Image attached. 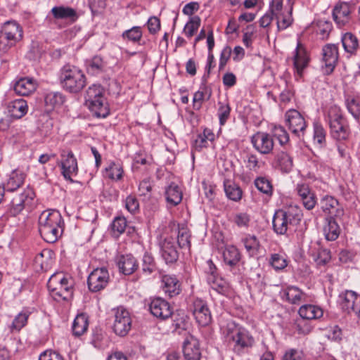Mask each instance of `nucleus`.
<instances>
[{"label": "nucleus", "instance_id": "nucleus-1", "mask_svg": "<svg viewBox=\"0 0 360 360\" xmlns=\"http://www.w3.org/2000/svg\"><path fill=\"white\" fill-rule=\"evenodd\" d=\"M223 334L231 350L237 355H241L252 348L255 338L245 328L229 322L222 329Z\"/></svg>", "mask_w": 360, "mask_h": 360}, {"label": "nucleus", "instance_id": "nucleus-2", "mask_svg": "<svg viewBox=\"0 0 360 360\" xmlns=\"http://www.w3.org/2000/svg\"><path fill=\"white\" fill-rule=\"evenodd\" d=\"M39 231L47 243L56 242L64 231V221L60 213L56 210L43 211L38 219Z\"/></svg>", "mask_w": 360, "mask_h": 360}, {"label": "nucleus", "instance_id": "nucleus-3", "mask_svg": "<svg viewBox=\"0 0 360 360\" xmlns=\"http://www.w3.org/2000/svg\"><path fill=\"white\" fill-rule=\"evenodd\" d=\"M302 216L300 207L297 205L276 210L272 219L274 231L278 235H284L288 231L295 230Z\"/></svg>", "mask_w": 360, "mask_h": 360}, {"label": "nucleus", "instance_id": "nucleus-4", "mask_svg": "<svg viewBox=\"0 0 360 360\" xmlns=\"http://www.w3.org/2000/svg\"><path fill=\"white\" fill-rule=\"evenodd\" d=\"M85 104L96 117L105 118L110 113L108 104L104 97V90L100 84H93L88 88Z\"/></svg>", "mask_w": 360, "mask_h": 360}, {"label": "nucleus", "instance_id": "nucleus-5", "mask_svg": "<svg viewBox=\"0 0 360 360\" xmlns=\"http://www.w3.org/2000/svg\"><path fill=\"white\" fill-rule=\"evenodd\" d=\"M328 118L332 137L338 141L347 140L350 129L341 109L335 105H331L328 110Z\"/></svg>", "mask_w": 360, "mask_h": 360}, {"label": "nucleus", "instance_id": "nucleus-6", "mask_svg": "<svg viewBox=\"0 0 360 360\" xmlns=\"http://www.w3.org/2000/svg\"><path fill=\"white\" fill-rule=\"evenodd\" d=\"M23 36L22 27L15 21L4 23L0 32V49L6 51L20 41Z\"/></svg>", "mask_w": 360, "mask_h": 360}, {"label": "nucleus", "instance_id": "nucleus-7", "mask_svg": "<svg viewBox=\"0 0 360 360\" xmlns=\"http://www.w3.org/2000/svg\"><path fill=\"white\" fill-rule=\"evenodd\" d=\"M52 297L58 302H66L68 297V280L63 272L53 274L47 283Z\"/></svg>", "mask_w": 360, "mask_h": 360}, {"label": "nucleus", "instance_id": "nucleus-8", "mask_svg": "<svg viewBox=\"0 0 360 360\" xmlns=\"http://www.w3.org/2000/svg\"><path fill=\"white\" fill-rule=\"evenodd\" d=\"M285 124L291 133L298 138L304 136L307 122L302 115L295 109L288 110L285 114Z\"/></svg>", "mask_w": 360, "mask_h": 360}, {"label": "nucleus", "instance_id": "nucleus-9", "mask_svg": "<svg viewBox=\"0 0 360 360\" xmlns=\"http://www.w3.org/2000/svg\"><path fill=\"white\" fill-rule=\"evenodd\" d=\"M338 47L335 44H328L322 49L321 69L324 75H330L338 61Z\"/></svg>", "mask_w": 360, "mask_h": 360}, {"label": "nucleus", "instance_id": "nucleus-10", "mask_svg": "<svg viewBox=\"0 0 360 360\" xmlns=\"http://www.w3.org/2000/svg\"><path fill=\"white\" fill-rule=\"evenodd\" d=\"M110 280L108 271L106 268H97L89 275L87 284L91 292H98L104 289Z\"/></svg>", "mask_w": 360, "mask_h": 360}, {"label": "nucleus", "instance_id": "nucleus-11", "mask_svg": "<svg viewBox=\"0 0 360 360\" xmlns=\"http://www.w3.org/2000/svg\"><path fill=\"white\" fill-rule=\"evenodd\" d=\"M131 328V319L128 311L123 308H117L115 313L112 329L115 333L120 337L127 335Z\"/></svg>", "mask_w": 360, "mask_h": 360}, {"label": "nucleus", "instance_id": "nucleus-12", "mask_svg": "<svg viewBox=\"0 0 360 360\" xmlns=\"http://www.w3.org/2000/svg\"><path fill=\"white\" fill-rule=\"evenodd\" d=\"M340 305L342 309L347 313H354L360 321V297L352 290H346L340 295Z\"/></svg>", "mask_w": 360, "mask_h": 360}, {"label": "nucleus", "instance_id": "nucleus-13", "mask_svg": "<svg viewBox=\"0 0 360 360\" xmlns=\"http://www.w3.org/2000/svg\"><path fill=\"white\" fill-rule=\"evenodd\" d=\"M193 314L197 323L201 326H207L212 321V315L207 302L201 299L193 302Z\"/></svg>", "mask_w": 360, "mask_h": 360}, {"label": "nucleus", "instance_id": "nucleus-14", "mask_svg": "<svg viewBox=\"0 0 360 360\" xmlns=\"http://www.w3.org/2000/svg\"><path fill=\"white\" fill-rule=\"evenodd\" d=\"M149 311L153 316L160 320H166L172 315L169 303L161 297H155L151 300Z\"/></svg>", "mask_w": 360, "mask_h": 360}, {"label": "nucleus", "instance_id": "nucleus-15", "mask_svg": "<svg viewBox=\"0 0 360 360\" xmlns=\"http://www.w3.org/2000/svg\"><path fill=\"white\" fill-rule=\"evenodd\" d=\"M295 191L306 210H311L314 208L317 204V198L314 191L311 189L308 184H297Z\"/></svg>", "mask_w": 360, "mask_h": 360}, {"label": "nucleus", "instance_id": "nucleus-16", "mask_svg": "<svg viewBox=\"0 0 360 360\" xmlns=\"http://www.w3.org/2000/svg\"><path fill=\"white\" fill-rule=\"evenodd\" d=\"M254 148L262 154H269L274 148V140L267 133L259 131L251 138Z\"/></svg>", "mask_w": 360, "mask_h": 360}, {"label": "nucleus", "instance_id": "nucleus-17", "mask_svg": "<svg viewBox=\"0 0 360 360\" xmlns=\"http://www.w3.org/2000/svg\"><path fill=\"white\" fill-rule=\"evenodd\" d=\"M320 206L322 211L332 217H341L344 210L334 197L326 195L321 199Z\"/></svg>", "mask_w": 360, "mask_h": 360}, {"label": "nucleus", "instance_id": "nucleus-18", "mask_svg": "<svg viewBox=\"0 0 360 360\" xmlns=\"http://www.w3.org/2000/svg\"><path fill=\"white\" fill-rule=\"evenodd\" d=\"M116 262L120 272L124 275L132 274L139 267L136 259L131 254L118 256Z\"/></svg>", "mask_w": 360, "mask_h": 360}, {"label": "nucleus", "instance_id": "nucleus-19", "mask_svg": "<svg viewBox=\"0 0 360 360\" xmlns=\"http://www.w3.org/2000/svg\"><path fill=\"white\" fill-rule=\"evenodd\" d=\"M183 353L186 360H200L201 352L198 340L193 336L186 338L183 345Z\"/></svg>", "mask_w": 360, "mask_h": 360}, {"label": "nucleus", "instance_id": "nucleus-20", "mask_svg": "<svg viewBox=\"0 0 360 360\" xmlns=\"http://www.w3.org/2000/svg\"><path fill=\"white\" fill-rule=\"evenodd\" d=\"M85 86V76L75 66L69 68V91L77 93Z\"/></svg>", "mask_w": 360, "mask_h": 360}, {"label": "nucleus", "instance_id": "nucleus-21", "mask_svg": "<svg viewBox=\"0 0 360 360\" xmlns=\"http://www.w3.org/2000/svg\"><path fill=\"white\" fill-rule=\"evenodd\" d=\"M351 9L347 3L337 4L333 11V18L339 27H344L350 20Z\"/></svg>", "mask_w": 360, "mask_h": 360}, {"label": "nucleus", "instance_id": "nucleus-22", "mask_svg": "<svg viewBox=\"0 0 360 360\" xmlns=\"http://www.w3.org/2000/svg\"><path fill=\"white\" fill-rule=\"evenodd\" d=\"M165 196L167 207H173L181 203L183 198L181 188L175 183L172 182L165 187Z\"/></svg>", "mask_w": 360, "mask_h": 360}, {"label": "nucleus", "instance_id": "nucleus-23", "mask_svg": "<svg viewBox=\"0 0 360 360\" xmlns=\"http://www.w3.org/2000/svg\"><path fill=\"white\" fill-rule=\"evenodd\" d=\"M37 87L36 80L30 77H22L15 82L13 89L17 94L26 96L34 92Z\"/></svg>", "mask_w": 360, "mask_h": 360}, {"label": "nucleus", "instance_id": "nucleus-24", "mask_svg": "<svg viewBox=\"0 0 360 360\" xmlns=\"http://www.w3.org/2000/svg\"><path fill=\"white\" fill-rule=\"evenodd\" d=\"M309 57L304 46L298 41L293 56L294 67L300 76H302L303 70L307 66Z\"/></svg>", "mask_w": 360, "mask_h": 360}, {"label": "nucleus", "instance_id": "nucleus-25", "mask_svg": "<svg viewBox=\"0 0 360 360\" xmlns=\"http://www.w3.org/2000/svg\"><path fill=\"white\" fill-rule=\"evenodd\" d=\"M161 254L167 264H173L179 258V252L172 238H165L161 245Z\"/></svg>", "mask_w": 360, "mask_h": 360}, {"label": "nucleus", "instance_id": "nucleus-26", "mask_svg": "<svg viewBox=\"0 0 360 360\" xmlns=\"http://www.w3.org/2000/svg\"><path fill=\"white\" fill-rule=\"evenodd\" d=\"M282 300L292 304H299L303 300L304 292L297 287L290 285L280 292Z\"/></svg>", "mask_w": 360, "mask_h": 360}, {"label": "nucleus", "instance_id": "nucleus-27", "mask_svg": "<svg viewBox=\"0 0 360 360\" xmlns=\"http://www.w3.org/2000/svg\"><path fill=\"white\" fill-rule=\"evenodd\" d=\"M162 283L163 290L170 297L178 295L181 290V283L175 276H162Z\"/></svg>", "mask_w": 360, "mask_h": 360}, {"label": "nucleus", "instance_id": "nucleus-28", "mask_svg": "<svg viewBox=\"0 0 360 360\" xmlns=\"http://www.w3.org/2000/svg\"><path fill=\"white\" fill-rule=\"evenodd\" d=\"M7 110L11 117L20 119L27 114L28 105L25 100L15 99L8 103Z\"/></svg>", "mask_w": 360, "mask_h": 360}, {"label": "nucleus", "instance_id": "nucleus-29", "mask_svg": "<svg viewBox=\"0 0 360 360\" xmlns=\"http://www.w3.org/2000/svg\"><path fill=\"white\" fill-rule=\"evenodd\" d=\"M223 259L224 263L232 269L239 263L241 255L236 246L227 245L223 251Z\"/></svg>", "mask_w": 360, "mask_h": 360}, {"label": "nucleus", "instance_id": "nucleus-30", "mask_svg": "<svg viewBox=\"0 0 360 360\" xmlns=\"http://www.w3.org/2000/svg\"><path fill=\"white\" fill-rule=\"evenodd\" d=\"M65 101V96L58 92H50L44 97V103L46 112H51L60 107Z\"/></svg>", "mask_w": 360, "mask_h": 360}, {"label": "nucleus", "instance_id": "nucleus-31", "mask_svg": "<svg viewBox=\"0 0 360 360\" xmlns=\"http://www.w3.org/2000/svg\"><path fill=\"white\" fill-rule=\"evenodd\" d=\"M25 174L20 170H13L9 175L7 181L3 185L7 191L17 190L25 181Z\"/></svg>", "mask_w": 360, "mask_h": 360}, {"label": "nucleus", "instance_id": "nucleus-32", "mask_svg": "<svg viewBox=\"0 0 360 360\" xmlns=\"http://www.w3.org/2000/svg\"><path fill=\"white\" fill-rule=\"evenodd\" d=\"M224 189L226 197L231 200L238 202L243 196V191L240 187L229 179L224 181Z\"/></svg>", "mask_w": 360, "mask_h": 360}, {"label": "nucleus", "instance_id": "nucleus-33", "mask_svg": "<svg viewBox=\"0 0 360 360\" xmlns=\"http://www.w3.org/2000/svg\"><path fill=\"white\" fill-rule=\"evenodd\" d=\"M300 317L307 320L317 319L323 316L321 308L312 304H304L300 307L298 311Z\"/></svg>", "mask_w": 360, "mask_h": 360}, {"label": "nucleus", "instance_id": "nucleus-34", "mask_svg": "<svg viewBox=\"0 0 360 360\" xmlns=\"http://www.w3.org/2000/svg\"><path fill=\"white\" fill-rule=\"evenodd\" d=\"M88 326L89 322L86 315L84 314H78L72 323V334L76 337L81 336L86 331Z\"/></svg>", "mask_w": 360, "mask_h": 360}, {"label": "nucleus", "instance_id": "nucleus-35", "mask_svg": "<svg viewBox=\"0 0 360 360\" xmlns=\"http://www.w3.org/2000/svg\"><path fill=\"white\" fill-rule=\"evenodd\" d=\"M34 196L35 193L33 189L28 187L18 198H13V205L18 207V209L20 210L25 206L31 204Z\"/></svg>", "mask_w": 360, "mask_h": 360}, {"label": "nucleus", "instance_id": "nucleus-36", "mask_svg": "<svg viewBox=\"0 0 360 360\" xmlns=\"http://www.w3.org/2000/svg\"><path fill=\"white\" fill-rule=\"evenodd\" d=\"M214 133L209 129H205L202 134H199L194 141L193 147L196 150H201L208 146V142L214 140Z\"/></svg>", "mask_w": 360, "mask_h": 360}, {"label": "nucleus", "instance_id": "nucleus-37", "mask_svg": "<svg viewBox=\"0 0 360 360\" xmlns=\"http://www.w3.org/2000/svg\"><path fill=\"white\" fill-rule=\"evenodd\" d=\"M242 242L250 257H254L259 252L260 243L256 236L247 234L242 239Z\"/></svg>", "mask_w": 360, "mask_h": 360}, {"label": "nucleus", "instance_id": "nucleus-38", "mask_svg": "<svg viewBox=\"0 0 360 360\" xmlns=\"http://www.w3.org/2000/svg\"><path fill=\"white\" fill-rule=\"evenodd\" d=\"M328 223L323 228L324 234L327 240H335L340 233L339 225L335 219L330 217L327 219Z\"/></svg>", "mask_w": 360, "mask_h": 360}, {"label": "nucleus", "instance_id": "nucleus-39", "mask_svg": "<svg viewBox=\"0 0 360 360\" xmlns=\"http://www.w3.org/2000/svg\"><path fill=\"white\" fill-rule=\"evenodd\" d=\"M342 43L346 52L354 55L359 49L357 37L350 32L345 33L342 37Z\"/></svg>", "mask_w": 360, "mask_h": 360}, {"label": "nucleus", "instance_id": "nucleus-40", "mask_svg": "<svg viewBox=\"0 0 360 360\" xmlns=\"http://www.w3.org/2000/svg\"><path fill=\"white\" fill-rule=\"evenodd\" d=\"M207 283L210 287L220 294H225L229 289L228 283L217 275L207 276Z\"/></svg>", "mask_w": 360, "mask_h": 360}, {"label": "nucleus", "instance_id": "nucleus-41", "mask_svg": "<svg viewBox=\"0 0 360 360\" xmlns=\"http://www.w3.org/2000/svg\"><path fill=\"white\" fill-rule=\"evenodd\" d=\"M30 312L27 310H22L13 319L9 326L11 333L19 332L27 323Z\"/></svg>", "mask_w": 360, "mask_h": 360}, {"label": "nucleus", "instance_id": "nucleus-42", "mask_svg": "<svg viewBox=\"0 0 360 360\" xmlns=\"http://www.w3.org/2000/svg\"><path fill=\"white\" fill-rule=\"evenodd\" d=\"M206 96L207 99H209L211 96V91H209L207 86L205 85V83H202L200 90L196 91L193 96V105L195 110H198L200 109L202 107V101H204Z\"/></svg>", "mask_w": 360, "mask_h": 360}, {"label": "nucleus", "instance_id": "nucleus-43", "mask_svg": "<svg viewBox=\"0 0 360 360\" xmlns=\"http://www.w3.org/2000/svg\"><path fill=\"white\" fill-rule=\"evenodd\" d=\"M276 160L281 169L284 172H289L293 166L292 157L285 151L278 152L276 155Z\"/></svg>", "mask_w": 360, "mask_h": 360}, {"label": "nucleus", "instance_id": "nucleus-44", "mask_svg": "<svg viewBox=\"0 0 360 360\" xmlns=\"http://www.w3.org/2000/svg\"><path fill=\"white\" fill-rule=\"evenodd\" d=\"M173 326L175 330H185L187 328L188 317L183 310L172 312Z\"/></svg>", "mask_w": 360, "mask_h": 360}, {"label": "nucleus", "instance_id": "nucleus-45", "mask_svg": "<svg viewBox=\"0 0 360 360\" xmlns=\"http://www.w3.org/2000/svg\"><path fill=\"white\" fill-rule=\"evenodd\" d=\"M78 171L77 162L73 154L69 152V184H72L75 186V188L77 191H80L83 189V184L82 182L78 181H74L71 177L70 174H76Z\"/></svg>", "mask_w": 360, "mask_h": 360}, {"label": "nucleus", "instance_id": "nucleus-46", "mask_svg": "<svg viewBox=\"0 0 360 360\" xmlns=\"http://www.w3.org/2000/svg\"><path fill=\"white\" fill-rule=\"evenodd\" d=\"M200 22L201 20L199 16L194 15L191 17L184 28L183 32L185 35L188 38H191L198 30Z\"/></svg>", "mask_w": 360, "mask_h": 360}, {"label": "nucleus", "instance_id": "nucleus-47", "mask_svg": "<svg viewBox=\"0 0 360 360\" xmlns=\"http://www.w3.org/2000/svg\"><path fill=\"white\" fill-rule=\"evenodd\" d=\"M345 104L349 113L359 120L360 117V101L357 97L347 96Z\"/></svg>", "mask_w": 360, "mask_h": 360}, {"label": "nucleus", "instance_id": "nucleus-48", "mask_svg": "<svg viewBox=\"0 0 360 360\" xmlns=\"http://www.w3.org/2000/svg\"><path fill=\"white\" fill-rule=\"evenodd\" d=\"M313 127L314 141L319 145V146L323 147L326 144V131L323 128V125L318 122H314Z\"/></svg>", "mask_w": 360, "mask_h": 360}, {"label": "nucleus", "instance_id": "nucleus-49", "mask_svg": "<svg viewBox=\"0 0 360 360\" xmlns=\"http://www.w3.org/2000/svg\"><path fill=\"white\" fill-rule=\"evenodd\" d=\"M106 63L99 56H94L88 63V69L93 74H98L105 70Z\"/></svg>", "mask_w": 360, "mask_h": 360}, {"label": "nucleus", "instance_id": "nucleus-50", "mask_svg": "<svg viewBox=\"0 0 360 360\" xmlns=\"http://www.w3.org/2000/svg\"><path fill=\"white\" fill-rule=\"evenodd\" d=\"M156 270V264L153 257L148 252H145L142 259V271L146 275H150Z\"/></svg>", "mask_w": 360, "mask_h": 360}, {"label": "nucleus", "instance_id": "nucleus-51", "mask_svg": "<svg viewBox=\"0 0 360 360\" xmlns=\"http://www.w3.org/2000/svg\"><path fill=\"white\" fill-rule=\"evenodd\" d=\"M122 167L115 162H111L108 167L105 169L106 176L112 180H120L122 179L123 175Z\"/></svg>", "mask_w": 360, "mask_h": 360}, {"label": "nucleus", "instance_id": "nucleus-52", "mask_svg": "<svg viewBox=\"0 0 360 360\" xmlns=\"http://www.w3.org/2000/svg\"><path fill=\"white\" fill-rule=\"evenodd\" d=\"M127 226V219L124 217H115L111 223V229L114 235L119 236L124 232Z\"/></svg>", "mask_w": 360, "mask_h": 360}, {"label": "nucleus", "instance_id": "nucleus-53", "mask_svg": "<svg viewBox=\"0 0 360 360\" xmlns=\"http://www.w3.org/2000/svg\"><path fill=\"white\" fill-rule=\"evenodd\" d=\"M191 234L186 228L179 229L177 236V243L181 248L190 249L191 248Z\"/></svg>", "mask_w": 360, "mask_h": 360}, {"label": "nucleus", "instance_id": "nucleus-54", "mask_svg": "<svg viewBox=\"0 0 360 360\" xmlns=\"http://www.w3.org/2000/svg\"><path fill=\"white\" fill-rule=\"evenodd\" d=\"M256 188L262 193L271 195L273 188L271 182L265 177H258L255 180Z\"/></svg>", "mask_w": 360, "mask_h": 360}, {"label": "nucleus", "instance_id": "nucleus-55", "mask_svg": "<svg viewBox=\"0 0 360 360\" xmlns=\"http://www.w3.org/2000/svg\"><path fill=\"white\" fill-rule=\"evenodd\" d=\"M273 136L278 139L281 146H285L289 142V135L285 129L281 125L274 126L272 129Z\"/></svg>", "mask_w": 360, "mask_h": 360}, {"label": "nucleus", "instance_id": "nucleus-56", "mask_svg": "<svg viewBox=\"0 0 360 360\" xmlns=\"http://www.w3.org/2000/svg\"><path fill=\"white\" fill-rule=\"evenodd\" d=\"M291 13L292 11L290 10L287 14L282 13L275 15L277 19L278 30H283L291 25L293 21Z\"/></svg>", "mask_w": 360, "mask_h": 360}, {"label": "nucleus", "instance_id": "nucleus-57", "mask_svg": "<svg viewBox=\"0 0 360 360\" xmlns=\"http://www.w3.org/2000/svg\"><path fill=\"white\" fill-rule=\"evenodd\" d=\"M295 328L299 334L306 335L311 332V326L309 320L304 318H299L295 321Z\"/></svg>", "mask_w": 360, "mask_h": 360}, {"label": "nucleus", "instance_id": "nucleus-58", "mask_svg": "<svg viewBox=\"0 0 360 360\" xmlns=\"http://www.w3.org/2000/svg\"><path fill=\"white\" fill-rule=\"evenodd\" d=\"M122 37L134 42L139 41L142 37L141 29L138 26L133 27L132 28L124 31L122 33Z\"/></svg>", "mask_w": 360, "mask_h": 360}, {"label": "nucleus", "instance_id": "nucleus-59", "mask_svg": "<svg viewBox=\"0 0 360 360\" xmlns=\"http://www.w3.org/2000/svg\"><path fill=\"white\" fill-rule=\"evenodd\" d=\"M218 117L220 125H224L230 117L231 108L229 104H224L219 102Z\"/></svg>", "mask_w": 360, "mask_h": 360}, {"label": "nucleus", "instance_id": "nucleus-60", "mask_svg": "<svg viewBox=\"0 0 360 360\" xmlns=\"http://www.w3.org/2000/svg\"><path fill=\"white\" fill-rule=\"evenodd\" d=\"M270 264L276 270H282L287 266L286 259L279 254L271 255Z\"/></svg>", "mask_w": 360, "mask_h": 360}, {"label": "nucleus", "instance_id": "nucleus-61", "mask_svg": "<svg viewBox=\"0 0 360 360\" xmlns=\"http://www.w3.org/2000/svg\"><path fill=\"white\" fill-rule=\"evenodd\" d=\"M250 221V215L245 212L236 213L233 217V222L238 227H248Z\"/></svg>", "mask_w": 360, "mask_h": 360}, {"label": "nucleus", "instance_id": "nucleus-62", "mask_svg": "<svg viewBox=\"0 0 360 360\" xmlns=\"http://www.w3.org/2000/svg\"><path fill=\"white\" fill-rule=\"evenodd\" d=\"M125 208L131 214H135L139 210V202L134 195H128L124 201Z\"/></svg>", "mask_w": 360, "mask_h": 360}, {"label": "nucleus", "instance_id": "nucleus-63", "mask_svg": "<svg viewBox=\"0 0 360 360\" xmlns=\"http://www.w3.org/2000/svg\"><path fill=\"white\" fill-rule=\"evenodd\" d=\"M282 360H304V358L302 352L295 349H290L285 351Z\"/></svg>", "mask_w": 360, "mask_h": 360}, {"label": "nucleus", "instance_id": "nucleus-64", "mask_svg": "<svg viewBox=\"0 0 360 360\" xmlns=\"http://www.w3.org/2000/svg\"><path fill=\"white\" fill-rule=\"evenodd\" d=\"M51 13L55 21L68 18V8L63 6H54L51 10Z\"/></svg>", "mask_w": 360, "mask_h": 360}]
</instances>
